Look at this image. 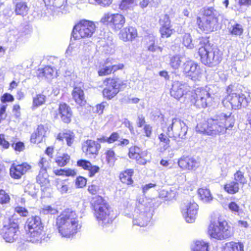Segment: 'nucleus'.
Returning a JSON list of instances; mask_svg holds the SVG:
<instances>
[{
    "instance_id": "nucleus-35",
    "label": "nucleus",
    "mask_w": 251,
    "mask_h": 251,
    "mask_svg": "<svg viewBox=\"0 0 251 251\" xmlns=\"http://www.w3.org/2000/svg\"><path fill=\"white\" fill-rule=\"evenodd\" d=\"M46 97L45 95L38 94L33 97L32 109H35L44 104L46 101Z\"/></svg>"
},
{
    "instance_id": "nucleus-8",
    "label": "nucleus",
    "mask_w": 251,
    "mask_h": 251,
    "mask_svg": "<svg viewBox=\"0 0 251 251\" xmlns=\"http://www.w3.org/2000/svg\"><path fill=\"white\" fill-rule=\"evenodd\" d=\"M192 97V102L199 108H205L211 105L213 100V96L210 94L206 88L197 89Z\"/></svg>"
},
{
    "instance_id": "nucleus-51",
    "label": "nucleus",
    "mask_w": 251,
    "mask_h": 251,
    "mask_svg": "<svg viewBox=\"0 0 251 251\" xmlns=\"http://www.w3.org/2000/svg\"><path fill=\"white\" fill-rule=\"evenodd\" d=\"M167 135L165 134L164 133H161L159 135V139L160 140V142L164 144L163 146L164 149H166L169 144L170 140L169 139V136L167 134V132L166 133Z\"/></svg>"
},
{
    "instance_id": "nucleus-13",
    "label": "nucleus",
    "mask_w": 251,
    "mask_h": 251,
    "mask_svg": "<svg viewBox=\"0 0 251 251\" xmlns=\"http://www.w3.org/2000/svg\"><path fill=\"white\" fill-rule=\"evenodd\" d=\"M184 74L193 80L198 79L201 74L200 67L194 61L189 60L184 62L182 66Z\"/></svg>"
},
{
    "instance_id": "nucleus-24",
    "label": "nucleus",
    "mask_w": 251,
    "mask_h": 251,
    "mask_svg": "<svg viewBox=\"0 0 251 251\" xmlns=\"http://www.w3.org/2000/svg\"><path fill=\"white\" fill-rule=\"evenodd\" d=\"M59 113L62 121L65 123H69L71 121L72 112L71 108L66 103H60L58 108Z\"/></svg>"
},
{
    "instance_id": "nucleus-17",
    "label": "nucleus",
    "mask_w": 251,
    "mask_h": 251,
    "mask_svg": "<svg viewBox=\"0 0 251 251\" xmlns=\"http://www.w3.org/2000/svg\"><path fill=\"white\" fill-rule=\"evenodd\" d=\"M51 161L50 158H41L39 162V166L41 169L38 176L37 177V181L40 184H46L49 183L47 179L48 175L47 170L50 166Z\"/></svg>"
},
{
    "instance_id": "nucleus-25",
    "label": "nucleus",
    "mask_w": 251,
    "mask_h": 251,
    "mask_svg": "<svg viewBox=\"0 0 251 251\" xmlns=\"http://www.w3.org/2000/svg\"><path fill=\"white\" fill-rule=\"evenodd\" d=\"M27 234L28 235V240L32 243H41L45 237L43 229L28 231Z\"/></svg>"
},
{
    "instance_id": "nucleus-26",
    "label": "nucleus",
    "mask_w": 251,
    "mask_h": 251,
    "mask_svg": "<svg viewBox=\"0 0 251 251\" xmlns=\"http://www.w3.org/2000/svg\"><path fill=\"white\" fill-rule=\"evenodd\" d=\"M25 225L28 231L43 229L41 219L38 216L31 217L28 218Z\"/></svg>"
},
{
    "instance_id": "nucleus-1",
    "label": "nucleus",
    "mask_w": 251,
    "mask_h": 251,
    "mask_svg": "<svg viewBox=\"0 0 251 251\" xmlns=\"http://www.w3.org/2000/svg\"><path fill=\"white\" fill-rule=\"evenodd\" d=\"M125 215L133 218V224L140 226H145L151 221L152 216L151 208L149 206L146 198L139 197L131 207H127Z\"/></svg>"
},
{
    "instance_id": "nucleus-28",
    "label": "nucleus",
    "mask_w": 251,
    "mask_h": 251,
    "mask_svg": "<svg viewBox=\"0 0 251 251\" xmlns=\"http://www.w3.org/2000/svg\"><path fill=\"white\" fill-rule=\"evenodd\" d=\"M79 167H82L85 170H88L90 177L93 176L99 170L98 166H92L90 162L85 160H79Z\"/></svg>"
},
{
    "instance_id": "nucleus-2",
    "label": "nucleus",
    "mask_w": 251,
    "mask_h": 251,
    "mask_svg": "<svg viewBox=\"0 0 251 251\" xmlns=\"http://www.w3.org/2000/svg\"><path fill=\"white\" fill-rule=\"evenodd\" d=\"M91 205L99 224L103 228L110 226L116 216L106 201L101 196H97L93 198Z\"/></svg>"
},
{
    "instance_id": "nucleus-64",
    "label": "nucleus",
    "mask_w": 251,
    "mask_h": 251,
    "mask_svg": "<svg viewBox=\"0 0 251 251\" xmlns=\"http://www.w3.org/2000/svg\"><path fill=\"white\" fill-rule=\"evenodd\" d=\"M105 103L102 102L100 104H98L96 106V112L99 114H101L103 113V110L105 107Z\"/></svg>"
},
{
    "instance_id": "nucleus-48",
    "label": "nucleus",
    "mask_w": 251,
    "mask_h": 251,
    "mask_svg": "<svg viewBox=\"0 0 251 251\" xmlns=\"http://www.w3.org/2000/svg\"><path fill=\"white\" fill-rule=\"evenodd\" d=\"M208 128V122L207 121L206 123H200L198 124L196 127V130L197 132L206 134L208 135V129H209Z\"/></svg>"
},
{
    "instance_id": "nucleus-11",
    "label": "nucleus",
    "mask_w": 251,
    "mask_h": 251,
    "mask_svg": "<svg viewBox=\"0 0 251 251\" xmlns=\"http://www.w3.org/2000/svg\"><path fill=\"white\" fill-rule=\"evenodd\" d=\"M18 224L17 221L15 222L9 219L7 225L4 226L2 229L1 235L3 239L9 243L15 241L18 236Z\"/></svg>"
},
{
    "instance_id": "nucleus-33",
    "label": "nucleus",
    "mask_w": 251,
    "mask_h": 251,
    "mask_svg": "<svg viewBox=\"0 0 251 251\" xmlns=\"http://www.w3.org/2000/svg\"><path fill=\"white\" fill-rule=\"evenodd\" d=\"M192 251H209L208 244L202 240L196 241L191 246Z\"/></svg>"
},
{
    "instance_id": "nucleus-53",
    "label": "nucleus",
    "mask_w": 251,
    "mask_h": 251,
    "mask_svg": "<svg viewBox=\"0 0 251 251\" xmlns=\"http://www.w3.org/2000/svg\"><path fill=\"white\" fill-rule=\"evenodd\" d=\"M111 73V70L110 66H103L98 71V74L100 76H104L109 75Z\"/></svg>"
},
{
    "instance_id": "nucleus-40",
    "label": "nucleus",
    "mask_w": 251,
    "mask_h": 251,
    "mask_svg": "<svg viewBox=\"0 0 251 251\" xmlns=\"http://www.w3.org/2000/svg\"><path fill=\"white\" fill-rule=\"evenodd\" d=\"M182 43L185 47L189 49H192L196 47L199 48L200 47L199 45L198 46L195 45L191 35L188 33H185L183 35Z\"/></svg>"
},
{
    "instance_id": "nucleus-23",
    "label": "nucleus",
    "mask_w": 251,
    "mask_h": 251,
    "mask_svg": "<svg viewBox=\"0 0 251 251\" xmlns=\"http://www.w3.org/2000/svg\"><path fill=\"white\" fill-rule=\"evenodd\" d=\"M177 162L179 166L183 169L193 170L199 164L195 158H180Z\"/></svg>"
},
{
    "instance_id": "nucleus-29",
    "label": "nucleus",
    "mask_w": 251,
    "mask_h": 251,
    "mask_svg": "<svg viewBox=\"0 0 251 251\" xmlns=\"http://www.w3.org/2000/svg\"><path fill=\"white\" fill-rule=\"evenodd\" d=\"M133 174V171L131 169L126 170L124 173H121L120 178L122 182L127 185L132 184L133 182L131 178Z\"/></svg>"
},
{
    "instance_id": "nucleus-52",
    "label": "nucleus",
    "mask_w": 251,
    "mask_h": 251,
    "mask_svg": "<svg viewBox=\"0 0 251 251\" xmlns=\"http://www.w3.org/2000/svg\"><path fill=\"white\" fill-rule=\"evenodd\" d=\"M42 212L44 214H55L58 212L57 209L48 205L43 208Z\"/></svg>"
},
{
    "instance_id": "nucleus-44",
    "label": "nucleus",
    "mask_w": 251,
    "mask_h": 251,
    "mask_svg": "<svg viewBox=\"0 0 251 251\" xmlns=\"http://www.w3.org/2000/svg\"><path fill=\"white\" fill-rule=\"evenodd\" d=\"M228 208L230 211L235 215H240L242 209L240 208L239 205L235 201H231L228 204Z\"/></svg>"
},
{
    "instance_id": "nucleus-34",
    "label": "nucleus",
    "mask_w": 251,
    "mask_h": 251,
    "mask_svg": "<svg viewBox=\"0 0 251 251\" xmlns=\"http://www.w3.org/2000/svg\"><path fill=\"white\" fill-rule=\"evenodd\" d=\"M77 24H76L73 29L72 34H71V41H70V45L67 50V52L68 53L69 51H70L71 50H72L73 48L77 46V40L78 38V35L77 33L78 32V30L77 29Z\"/></svg>"
},
{
    "instance_id": "nucleus-12",
    "label": "nucleus",
    "mask_w": 251,
    "mask_h": 251,
    "mask_svg": "<svg viewBox=\"0 0 251 251\" xmlns=\"http://www.w3.org/2000/svg\"><path fill=\"white\" fill-rule=\"evenodd\" d=\"M106 82V87L103 89L102 93L104 97L110 100L118 93L123 82L118 78H108Z\"/></svg>"
},
{
    "instance_id": "nucleus-59",
    "label": "nucleus",
    "mask_w": 251,
    "mask_h": 251,
    "mask_svg": "<svg viewBox=\"0 0 251 251\" xmlns=\"http://www.w3.org/2000/svg\"><path fill=\"white\" fill-rule=\"evenodd\" d=\"M70 158H58V159L55 160L56 164L60 166H64L69 161Z\"/></svg>"
},
{
    "instance_id": "nucleus-30",
    "label": "nucleus",
    "mask_w": 251,
    "mask_h": 251,
    "mask_svg": "<svg viewBox=\"0 0 251 251\" xmlns=\"http://www.w3.org/2000/svg\"><path fill=\"white\" fill-rule=\"evenodd\" d=\"M224 190L229 194H234L239 191V185L237 182L231 181L224 185Z\"/></svg>"
},
{
    "instance_id": "nucleus-56",
    "label": "nucleus",
    "mask_w": 251,
    "mask_h": 251,
    "mask_svg": "<svg viewBox=\"0 0 251 251\" xmlns=\"http://www.w3.org/2000/svg\"><path fill=\"white\" fill-rule=\"evenodd\" d=\"M12 147L15 151H23L25 148L24 143L22 142H18L15 144H12Z\"/></svg>"
},
{
    "instance_id": "nucleus-4",
    "label": "nucleus",
    "mask_w": 251,
    "mask_h": 251,
    "mask_svg": "<svg viewBox=\"0 0 251 251\" xmlns=\"http://www.w3.org/2000/svg\"><path fill=\"white\" fill-rule=\"evenodd\" d=\"M199 53L201 62L209 67H213L218 65L222 60V53L216 47L211 45L207 38H199Z\"/></svg>"
},
{
    "instance_id": "nucleus-27",
    "label": "nucleus",
    "mask_w": 251,
    "mask_h": 251,
    "mask_svg": "<svg viewBox=\"0 0 251 251\" xmlns=\"http://www.w3.org/2000/svg\"><path fill=\"white\" fill-rule=\"evenodd\" d=\"M185 57L180 55H176L172 56L170 60V65L175 70H178L181 65L186 61Z\"/></svg>"
},
{
    "instance_id": "nucleus-50",
    "label": "nucleus",
    "mask_w": 251,
    "mask_h": 251,
    "mask_svg": "<svg viewBox=\"0 0 251 251\" xmlns=\"http://www.w3.org/2000/svg\"><path fill=\"white\" fill-rule=\"evenodd\" d=\"M10 200V198L8 194L2 189L0 190V204L2 205L8 204Z\"/></svg>"
},
{
    "instance_id": "nucleus-47",
    "label": "nucleus",
    "mask_w": 251,
    "mask_h": 251,
    "mask_svg": "<svg viewBox=\"0 0 251 251\" xmlns=\"http://www.w3.org/2000/svg\"><path fill=\"white\" fill-rule=\"evenodd\" d=\"M128 155L129 157H141L143 155L141 150L136 146L129 148Z\"/></svg>"
},
{
    "instance_id": "nucleus-9",
    "label": "nucleus",
    "mask_w": 251,
    "mask_h": 251,
    "mask_svg": "<svg viewBox=\"0 0 251 251\" xmlns=\"http://www.w3.org/2000/svg\"><path fill=\"white\" fill-rule=\"evenodd\" d=\"M227 95L223 100V104L229 102L233 109H238L241 107H245L248 105L249 99L242 93H237L231 92L228 93V90H227Z\"/></svg>"
},
{
    "instance_id": "nucleus-10",
    "label": "nucleus",
    "mask_w": 251,
    "mask_h": 251,
    "mask_svg": "<svg viewBox=\"0 0 251 251\" xmlns=\"http://www.w3.org/2000/svg\"><path fill=\"white\" fill-rule=\"evenodd\" d=\"M188 127L183 121L179 119L174 118L167 127V134L169 137L184 138L187 133Z\"/></svg>"
},
{
    "instance_id": "nucleus-39",
    "label": "nucleus",
    "mask_w": 251,
    "mask_h": 251,
    "mask_svg": "<svg viewBox=\"0 0 251 251\" xmlns=\"http://www.w3.org/2000/svg\"><path fill=\"white\" fill-rule=\"evenodd\" d=\"M225 250L228 251H244V245L240 242H231L226 244Z\"/></svg>"
},
{
    "instance_id": "nucleus-32",
    "label": "nucleus",
    "mask_w": 251,
    "mask_h": 251,
    "mask_svg": "<svg viewBox=\"0 0 251 251\" xmlns=\"http://www.w3.org/2000/svg\"><path fill=\"white\" fill-rule=\"evenodd\" d=\"M28 11V7L25 2L20 1L15 5V12L16 15L25 16L27 14Z\"/></svg>"
},
{
    "instance_id": "nucleus-22",
    "label": "nucleus",
    "mask_w": 251,
    "mask_h": 251,
    "mask_svg": "<svg viewBox=\"0 0 251 251\" xmlns=\"http://www.w3.org/2000/svg\"><path fill=\"white\" fill-rule=\"evenodd\" d=\"M186 85L181 82L176 81L173 84L170 93L176 99L181 98L184 94Z\"/></svg>"
},
{
    "instance_id": "nucleus-36",
    "label": "nucleus",
    "mask_w": 251,
    "mask_h": 251,
    "mask_svg": "<svg viewBox=\"0 0 251 251\" xmlns=\"http://www.w3.org/2000/svg\"><path fill=\"white\" fill-rule=\"evenodd\" d=\"M54 71L52 68L50 66H46L42 69L38 70V76L39 77L45 76L47 79H50Z\"/></svg>"
},
{
    "instance_id": "nucleus-57",
    "label": "nucleus",
    "mask_w": 251,
    "mask_h": 251,
    "mask_svg": "<svg viewBox=\"0 0 251 251\" xmlns=\"http://www.w3.org/2000/svg\"><path fill=\"white\" fill-rule=\"evenodd\" d=\"M148 50L152 52L157 51L161 52L162 48L160 47H156L154 46V42L153 41H151V44L148 46Z\"/></svg>"
},
{
    "instance_id": "nucleus-6",
    "label": "nucleus",
    "mask_w": 251,
    "mask_h": 251,
    "mask_svg": "<svg viewBox=\"0 0 251 251\" xmlns=\"http://www.w3.org/2000/svg\"><path fill=\"white\" fill-rule=\"evenodd\" d=\"M208 233L211 237L221 240L231 237L233 235V230L226 221L219 220L217 223L210 224Z\"/></svg>"
},
{
    "instance_id": "nucleus-38",
    "label": "nucleus",
    "mask_w": 251,
    "mask_h": 251,
    "mask_svg": "<svg viewBox=\"0 0 251 251\" xmlns=\"http://www.w3.org/2000/svg\"><path fill=\"white\" fill-rule=\"evenodd\" d=\"M57 139L60 141H63L65 139L67 145L70 146L74 142V134L71 132L60 133L57 135Z\"/></svg>"
},
{
    "instance_id": "nucleus-62",
    "label": "nucleus",
    "mask_w": 251,
    "mask_h": 251,
    "mask_svg": "<svg viewBox=\"0 0 251 251\" xmlns=\"http://www.w3.org/2000/svg\"><path fill=\"white\" fill-rule=\"evenodd\" d=\"M0 145L5 149L8 148L9 146V143L8 141L5 140L3 134H0Z\"/></svg>"
},
{
    "instance_id": "nucleus-16",
    "label": "nucleus",
    "mask_w": 251,
    "mask_h": 251,
    "mask_svg": "<svg viewBox=\"0 0 251 251\" xmlns=\"http://www.w3.org/2000/svg\"><path fill=\"white\" fill-rule=\"evenodd\" d=\"M218 21V18H213L212 19L202 18L201 19V18L198 17L197 20L199 28L206 33L212 32L216 28Z\"/></svg>"
},
{
    "instance_id": "nucleus-7",
    "label": "nucleus",
    "mask_w": 251,
    "mask_h": 251,
    "mask_svg": "<svg viewBox=\"0 0 251 251\" xmlns=\"http://www.w3.org/2000/svg\"><path fill=\"white\" fill-rule=\"evenodd\" d=\"M100 22L115 31H119L125 25L126 18L121 14L106 13L101 17Z\"/></svg>"
},
{
    "instance_id": "nucleus-60",
    "label": "nucleus",
    "mask_w": 251,
    "mask_h": 251,
    "mask_svg": "<svg viewBox=\"0 0 251 251\" xmlns=\"http://www.w3.org/2000/svg\"><path fill=\"white\" fill-rule=\"evenodd\" d=\"M152 126L150 125H145L144 127V131L145 135L148 137H150L152 133Z\"/></svg>"
},
{
    "instance_id": "nucleus-54",
    "label": "nucleus",
    "mask_w": 251,
    "mask_h": 251,
    "mask_svg": "<svg viewBox=\"0 0 251 251\" xmlns=\"http://www.w3.org/2000/svg\"><path fill=\"white\" fill-rule=\"evenodd\" d=\"M159 23L161 26L171 25V21L169 16L166 14L161 17L159 20Z\"/></svg>"
},
{
    "instance_id": "nucleus-55",
    "label": "nucleus",
    "mask_w": 251,
    "mask_h": 251,
    "mask_svg": "<svg viewBox=\"0 0 251 251\" xmlns=\"http://www.w3.org/2000/svg\"><path fill=\"white\" fill-rule=\"evenodd\" d=\"M15 211L23 217H26L28 215V210L22 206L15 207Z\"/></svg>"
},
{
    "instance_id": "nucleus-45",
    "label": "nucleus",
    "mask_w": 251,
    "mask_h": 251,
    "mask_svg": "<svg viewBox=\"0 0 251 251\" xmlns=\"http://www.w3.org/2000/svg\"><path fill=\"white\" fill-rule=\"evenodd\" d=\"M234 181L238 184H245L247 183V180L244 176V173L240 171H237L234 175Z\"/></svg>"
},
{
    "instance_id": "nucleus-43",
    "label": "nucleus",
    "mask_w": 251,
    "mask_h": 251,
    "mask_svg": "<svg viewBox=\"0 0 251 251\" xmlns=\"http://www.w3.org/2000/svg\"><path fill=\"white\" fill-rule=\"evenodd\" d=\"M44 1L47 6H52L57 8L62 7L67 2L66 0H44Z\"/></svg>"
},
{
    "instance_id": "nucleus-3",
    "label": "nucleus",
    "mask_w": 251,
    "mask_h": 251,
    "mask_svg": "<svg viewBox=\"0 0 251 251\" xmlns=\"http://www.w3.org/2000/svg\"><path fill=\"white\" fill-rule=\"evenodd\" d=\"M56 225L62 237L70 238L77 232L78 216L75 211H64L57 217Z\"/></svg>"
},
{
    "instance_id": "nucleus-18",
    "label": "nucleus",
    "mask_w": 251,
    "mask_h": 251,
    "mask_svg": "<svg viewBox=\"0 0 251 251\" xmlns=\"http://www.w3.org/2000/svg\"><path fill=\"white\" fill-rule=\"evenodd\" d=\"M31 168V165L26 162L16 166L12 165L10 169V176L14 179H19Z\"/></svg>"
},
{
    "instance_id": "nucleus-19",
    "label": "nucleus",
    "mask_w": 251,
    "mask_h": 251,
    "mask_svg": "<svg viewBox=\"0 0 251 251\" xmlns=\"http://www.w3.org/2000/svg\"><path fill=\"white\" fill-rule=\"evenodd\" d=\"M100 147L98 142L89 140L83 144L82 150L86 155H97Z\"/></svg>"
},
{
    "instance_id": "nucleus-58",
    "label": "nucleus",
    "mask_w": 251,
    "mask_h": 251,
    "mask_svg": "<svg viewBox=\"0 0 251 251\" xmlns=\"http://www.w3.org/2000/svg\"><path fill=\"white\" fill-rule=\"evenodd\" d=\"M14 100L13 97L9 94H5L1 98V101L3 102H10Z\"/></svg>"
},
{
    "instance_id": "nucleus-20",
    "label": "nucleus",
    "mask_w": 251,
    "mask_h": 251,
    "mask_svg": "<svg viewBox=\"0 0 251 251\" xmlns=\"http://www.w3.org/2000/svg\"><path fill=\"white\" fill-rule=\"evenodd\" d=\"M48 127L42 125H39L37 129L31 134L30 141L34 144H38L41 142L45 137L48 131Z\"/></svg>"
},
{
    "instance_id": "nucleus-31",
    "label": "nucleus",
    "mask_w": 251,
    "mask_h": 251,
    "mask_svg": "<svg viewBox=\"0 0 251 251\" xmlns=\"http://www.w3.org/2000/svg\"><path fill=\"white\" fill-rule=\"evenodd\" d=\"M198 192L201 200L204 202H208L213 199L208 189L201 188L199 189Z\"/></svg>"
},
{
    "instance_id": "nucleus-41",
    "label": "nucleus",
    "mask_w": 251,
    "mask_h": 251,
    "mask_svg": "<svg viewBox=\"0 0 251 251\" xmlns=\"http://www.w3.org/2000/svg\"><path fill=\"white\" fill-rule=\"evenodd\" d=\"M136 4V0H122L119 5V8L123 11L132 8Z\"/></svg>"
},
{
    "instance_id": "nucleus-63",
    "label": "nucleus",
    "mask_w": 251,
    "mask_h": 251,
    "mask_svg": "<svg viewBox=\"0 0 251 251\" xmlns=\"http://www.w3.org/2000/svg\"><path fill=\"white\" fill-rule=\"evenodd\" d=\"M73 99L75 100L76 103H77L78 100V87L75 86L72 93Z\"/></svg>"
},
{
    "instance_id": "nucleus-42",
    "label": "nucleus",
    "mask_w": 251,
    "mask_h": 251,
    "mask_svg": "<svg viewBox=\"0 0 251 251\" xmlns=\"http://www.w3.org/2000/svg\"><path fill=\"white\" fill-rule=\"evenodd\" d=\"M204 16L202 18H207L212 19L213 18H217L216 16V10L213 7H204L202 11Z\"/></svg>"
},
{
    "instance_id": "nucleus-49",
    "label": "nucleus",
    "mask_w": 251,
    "mask_h": 251,
    "mask_svg": "<svg viewBox=\"0 0 251 251\" xmlns=\"http://www.w3.org/2000/svg\"><path fill=\"white\" fill-rule=\"evenodd\" d=\"M79 106L82 107L84 106L85 109H87V111H90L91 110V106L87 103L86 100L85 99V97L84 96L83 91L79 89Z\"/></svg>"
},
{
    "instance_id": "nucleus-14",
    "label": "nucleus",
    "mask_w": 251,
    "mask_h": 251,
    "mask_svg": "<svg viewBox=\"0 0 251 251\" xmlns=\"http://www.w3.org/2000/svg\"><path fill=\"white\" fill-rule=\"evenodd\" d=\"M198 209V205L194 202H188L182 207V212L187 223H192L195 221Z\"/></svg>"
},
{
    "instance_id": "nucleus-46",
    "label": "nucleus",
    "mask_w": 251,
    "mask_h": 251,
    "mask_svg": "<svg viewBox=\"0 0 251 251\" xmlns=\"http://www.w3.org/2000/svg\"><path fill=\"white\" fill-rule=\"evenodd\" d=\"M160 32L163 38H168L170 37L173 33L171 25L161 26Z\"/></svg>"
},
{
    "instance_id": "nucleus-61",
    "label": "nucleus",
    "mask_w": 251,
    "mask_h": 251,
    "mask_svg": "<svg viewBox=\"0 0 251 251\" xmlns=\"http://www.w3.org/2000/svg\"><path fill=\"white\" fill-rule=\"evenodd\" d=\"M119 138V135L117 132L112 133L109 137L107 138V142L109 143H112L117 141Z\"/></svg>"
},
{
    "instance_id": "nucleus-37",
    "label": "nucleus",
    "mask_w": 251,
    "mask_h": 251,
    "mask_svg": "<svg viewBox=\"0 0 251 251\" xmlns=\"http://www.w3.org/2000/svg\"><path fill=\"white\" fill-rule=\"evenodd\" d=\"M228 31L232 35L241 36L244 31L243 26L241 24L235 23L228 28Z\"/></svg>"
},
{
    "instance_id": "nucleus-5",
    "label": "nucleus",
    "mask_w": 251,
    "mask_h": 251,
    "mask_svg": "<svg viewBox=\"0 0 251 251\" xmlns=\"http://www.w3.org/2000/svg\"><path fill=\"white\" fill-rule=\"evenodd\" d=\"M208 135H215L223 134L226 130L231 128L234 125L235 120L231 113L228 115L220 113L208 119Z\"/></svg>"
},
{
    "instance_id": "nucleus-15",
    "label": "nucleus",
    "mask_w": 251,
    "mask_h": 251,
    "mask_svg": "<svg viewBox=\"0 0 251 251\" xmlns=\"http://www.w3.org/2000/svg\"><path fill=\"white\" fill-rule=\"evenodd\" d=\"M95 29L96 25L93 22L86 20L79 21V36L81 38L91 37Z\"/></svg>"
},
{
    "instance_id": "nucleus-21",
    "label": "nucleus",
    "mask_w": 251,
    "mask_h": 251,
    "mask_svg": "<svg viewBox=\"0 0 251 251\" xmlns=\"http://www.w3.org/2000/svg\"><path fill=\"white\" fill-rule=\"evenodd\" d=\"M119 38L125 42L132 41L137 36L136 29L132 26H128L122 29L119 34Z\"/></svg>"
}]
</instances>
